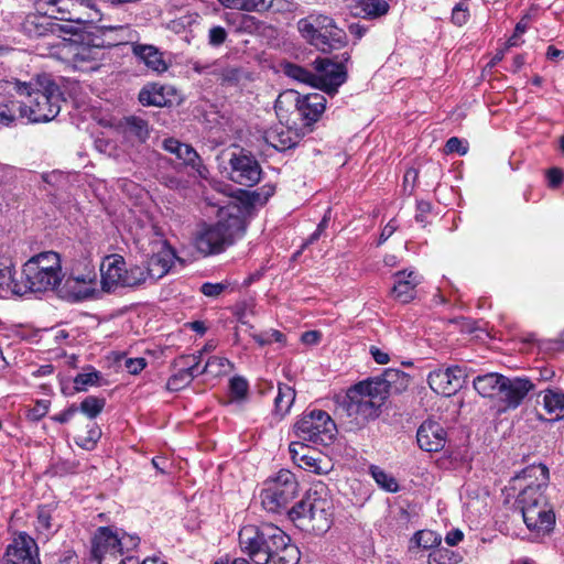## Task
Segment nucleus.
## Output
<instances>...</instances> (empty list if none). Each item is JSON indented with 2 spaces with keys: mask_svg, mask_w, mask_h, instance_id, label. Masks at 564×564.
<instances>
[{
  "mask_svg": "<svg viewBox=\"0 0 564 564\" xmlns=\"http://www.w3.org/2000/svg\"><path fill=\"white\" fill-rule=\"evenodd\" d=\"M124 133L139 142H145L149 138V124L139 117H128L124 121Z\"/></svg>",
  "mask_w": 564,
  "mask_h": 564,
  "instance_id": "37",
  "label": "nucleus"
},
{
  "mask_svg": "<svg viewBox=\"0 0 564 564\" xmlns=\"http://www.w3.org/2000/svg\"><path fill=\"white\" fill-rule=\"evenodd\" d=\"M100 379L98 371L78 373L74 379L75 389L77 391H84L88 386H94Z\"/></svg>",
  "mask_w": 564,
  "mask_h": 564,
  "instance_id": "53",
  "label": "nucleus"
},
{
  "mask_svg": "<svg viewBox=\"0 0 564 564\" xmlns=\"http://www.w3.org/2000/svg\"><path fill=\"white\" fill-rule=\"evenodd\" d=\"M349 59L348 53L341 54L336 62L327 57L316 58L313 63L315 87L328 95H335L338 87L346 82L347 73L344 64Z\"/></svg>",
  "mask_w": 564,
  "mask_h": 564,
  "instance_id": "14",
  "label": "nucleus"
},
{
  "mask_svg": "<svg viewBox=\"0 0 564 564\" xmlns=\"http://www.w3.org/2000/svg\"><path fill=\"white\" fill-rule=\"evenodd\" d=\"M335 23L334 19L323 14H311L297 22L301 35L316 48H324V33Z\"/></svg>",
  "mask_w": 564,
  "mask_h": 564,
  "instance_id": "19",
  "label": "nucleus"
},
{
  "mask_svg": "<svg viewBox=\"0 0 564 564\" xmlns=\"http://www.w3.org/2000/svg\"><path fill=\"white\" fill-rule=\"evenodd\" d=\"M358 14L366 18H378L384 15L389 10V4L384 0H359L357 4Z\"/></svg>",
  "mask_w": 564,
  "mask_h": 564,
  "instance_id": "39",
  "label": "nucleus"
},
{
  "mask_svg": "<svg viewBox=\"0 0 564 564\" xmlns=\"http://www.w3.org/2000/svg\"><path fill=\"white\" fill-rule=\"evenodd\" d=\"M296 436L314 445H328L336 436L337 427L330 415L323 410L305 412L295 422Z\"/></svg>",
  "mask_w": 564,
  "mask_h": 564,
  "instance_id": "10",
  "label": "nucleus"
},
{
  "mask_svg": "<svg viewBox=\"0 0 564 564\" xmlns=\"http://www.w3.org/2000/svg\"><path fill=\"white\" fill-rule=\"evenodd\" d=\"M239 546L256 564H299L301 553L291 538L273 523L243 525Z\"/></svg>",
  "mask_w": 564,
  "mask_h": 564,
  "instance_id": "1",
  "label": "nucleus"
},
{
  "mask_svg": "<svg viewBox=\"0 0 564 564\" xmlns=\"http://www.w3.org/2000/svg\"><path fill=\"white\" fill-rule=\"evenodd\" d=\"M36 13H31L26 15L24 21L22 22V31L30 39H40L46 37L51 35H59L63 32L75 33L76 29L68 28V25H64L53 20V15L45 13L44 10L36 8Z\"/></svg>",
  "mask_w": 564,
  "mask_h": 564,
  "instance_id": "16",
  "label": "nucleus"
},
{
  "mask_svg": "<svg viewBox=\"0 0 564 564\" xmlns=\"http://www.w3.org/2000/svg\"><path fill=\"white\" fill-rule=\"evenodd\" d=\"M25 120L30 123L48 122L56 118L64 101L59 86L51 75L40 74L23 80Z\"/></svg>",
  "mask_w": 564,
  "mask_h": 564,
  "instance_id": "3",
  "label": "nucleus"
},
{
  "mask_svg": "<svg viewBox=\"0 0 564 564\" xmlns=\"http://www.w3.org/2000/svg\"><path fill=\"white\" fill-rule=\"evenodd\" d=\"M284 73L295 80H299L300 83L308 84L313 87H315L314 82V73L310 72L308 69L296 65V64H286L284 67Z\"/></svg>",
  "mask_w": 564,
  "mask_h": 564,
  "instance_id": "45",
  "label": "nucleus"
},
{
  "mask_svg": "<svg viewBox=\"0 0 564 564\" xmlns=\"http://www.w3.org/2000/svg\"><path fill=\"white\" fill-rule=\"evenodd\" d=\"M55 511L56 508L48 505L40 506L37 508L34 525L39 536L44 540L52 538L62 527L55 518Z\"/></svg>",
  "mask_w": 564,
  "mask_h": 564,
  "instance_id": "32",
  "label": "nucleus"
},
{
  "mask_svg": "<svg viewBox=\"0 0 564 564\" xmlns=\"http://www.w3.org/2000/svg\"><path fill=\"white\" fill-rule=\"evenodd\" d=\"M532 478H534L535 484H528L520 491L517 499V503L521 509L522 514L527 512L528 509L544 508V506L547 505L543 492L549 481L547 467L542 464L531 465L517 475L514 480H529Z\"/></svg>",
  "mask_w": 564,
  "mask_h": 564,
  "instance_id": "11",
  "label": "nucleus"
},
{
  "mask_svg": "<svg viewBox=\"0 0 564 564\" xmlns=\"http://www.w3.org/2000/svg\"><path fill=\"white\" fill-rule=\"evenodd\" d=\"M522 518L527 528L538 534L549 533L555 524V514L549 505L544 508L528 509Z\"/></svg>",
  "mask_w": 564,
  "mask_h": 564,
  "instance_id": "27",
  "label": "nucleus"
},
{
  "mask_svg": "<svg viewBox=\"0 0 564 564\" xmlns=\"http://www.w3.org/2000/svg\"><path fill=\"white\" fill-rule=\"evenodd\" d=\"M162 147L165 151L175 154L176 158L182 160L185 165H188L197 172H200L202 160L192 145L182 143L174 138H167L163 140Z\"/></svg>",
  "mask_w": 564,
  "mask_h": 564,
  "instance_id": "30",
  "label": "nucleus"
},
{
  "mask_svg": "<svg viewBox=\"0 0 564 564\" xmlns=\"http://www.w3.org/2000/svg\"><path fill=\"white\" fill-rule=\"evenodd\" d=\"M100 436V429L96 423H93L87 431V436H78L76 444L83 448L93 449Z\"/></svg>",
  "mask_w": 564,
  "mask_h": 564,
  "instance_id": "51",
  "label": "nucleus"
},
{
  "mask_svg": "<svg viewBox=\"0 0 564 564\" xmlns=\"http://www.w3.org/2000/svg\"><path fill=\"white\" fill-rule=\"evenodd\" d=\"M369 473L381 489L388 492H397L399 490V484L397 479L379 466H370Z\"/></svg>",
  "mask_w": 564,
  "mask_h": 564,
  "instance_id": "40",
  "label": "nucleus"
},
{
  "mask_svg": "<svg viewBox=\"0 0 564 564\" xmlns=\"http://www.w3.org/2000/svg\"><path fill=\"white\" fill-rule=\"evenodd\" d=\"M105 405V398L89 395L80 402L79 410L89 419H95L102 412Z\"/></svg>",
  "mask_w": 564,
  "mask_h": 564,
  "instance_id": "43",
  "label": "nucleus"
},
{
  "mask_svg": "<svg viewBox=\"0 0 564 564\" xmlns=\"http://www.w3.org/2000/svg\"><path fill=\"white\" fill-rule=\"evenodd\" d=\"M176 259L175 251L164 241L148 259L147 271L149 279L159 280L169 273Z\"/></svg>",
  "mask_w": 564,
  "mask_h": 564,
  "instance_id": "24",
  "label": "nucleus"
},
{
  "mask_svg": "<svg viewBox=\"0 0 564 564\" xmlns=\"http://www.w3.org/2000/svg\"><path fill=\"white\" fill-rule=\"evenodd\" d=\"M333 510L334 503L329 490L319 481L314 484L305 498L289 511V516L302 529L322 534L332 525Z\"/></svg>",
  "mask_w": 564,
  "mask_h": 564,
  "instance_id": "5",
  "label": "nucleus"
},
{
  "mask_svg": "<svg viewBox=\"0 0 564 564\" xmlns=\"http://www.w3.org/2000/svg\"><path fill=\"white\" fill-rule=\"evenodd\" d=\"M149 278V273L147 268H142L140 265H131L128 268V275H126V280L123 281V288H134L147 281Z\"/></svg>",
  "mask_w": 564,
  "mask_h": 564,
  "instance_id": "47",
  "label": "nucleus"
},
{
  "mask_svg": "<svg viewBox=\"0 0 564 564\" xmlns=\"http://www.w3.org/2000/svg\"><path fill=\"white\" fill-rule=\"evenodd\" d=\"M218 70L214 75L217 80L221 84L234 85L240 79V70L232 66H223L219 62L217 63Z\"/></svg>",
  "mask_w": 564,
  "mask_h": 564,
  "instance_id": "48",
  "label": "nucleus"
},
{
  "mask_svg": "<svg viewBox=\"0 0 564 564\" xmlns=\"http://www.w3.org/2000/svg\"><path fill=\"white\" fill-rule=\"evenodd\" d=\"M388 395L389 383L387 380L368 379L348 389L338 410L346 413L356 424H362L379 415Z\"/></svg>",
  "mask_w": 564,
  "mask_h": 564,
  "instance_id": "4",
  "label": "nucleus"
},
{
  "mask_svg": "<svg viewBox=\"0 0 564 564\" xmlns=\"http://www.w3.org/2000/svg\"><path fill=\"white\" fill-rule=\"evenodd\" d=\"M295 390L285 383H279L278 394L274 398V412L276 415L283 417L290 412V409L295 400Z\"/></svg>",
  "mask_w": 564,
  "mask_h": 564,
  "instance_id": "36",
  "label": "nucleus"
},
{
  "mask_svg": "<svg viewBox=\"0 0 564 564\" xmlns=\"http://www.w3.org/2000/svg\"><path fill=\"white\" fill-rule=\"evenodd\" d=\"M505 387L499 393V400L509 409L518 408L527 394L534 388V384L527 378H508L505 376Z\"/></svg>",
  "mask_w": 564,
  "mask_h": 564,
  "instance_id": "21",
  "label": "nucleus"
},
{
  "mask_svg": "<svg viewBox=\"0 0 564 564\" xmlns=\"http://www.w3.org/2000/svg\"><path fill=\"white\" fill-rule=\"evenodd\" d=\"M217 63L218 62L203 64L200 62H194L193 70L199 75H202V74L215 75L216 72L218 70Z\"/></svg>",
  "mask_w": 564,
  "mask_h": 564,
  "instance_id": "61",
  "label": "nucleus"
},
{
  "mask_svg": "<svg viewBox=\"0 0 564 564\" xmlns=\"http://www.w3.org/2000/svg\"><path fill=\"white\" fill-rule=\"evenodd\" d=\"M227 36L228 34L225 28L220 25H215L209 29L208 44L213 47H218L225 43Z\"/></svg>",
  "mask_w": 564,
  "mask_h": 564,
  "instance_id": "56",
  "label": "nucleus"
},
{
  "mask_svg": "<svg viewBox=\"0 0 564 564\" xmlns=\"http://www.w3.org/2000/svg\"><path fill=\"white\" fill-rule=\"evenodd\" d=\"M199 359L200 354L198 356L189 355L181 357L180 361L184 367L170 377L166 383L167 389L170 391H180L187 387L193 379L199 375Z\"/></svg>",
  "mask_w": 564,
  "mask_h": 564,
  "instance_id": "26",
  "label": "nucleus"
},
{
  "mask_svg": "<svg viewBox=\"0 0 564 564\" xmlns=\"http://www.w3.org/2000/svg\"><path fill=\"white\" fill-rule=\"evenodd\" d=\"M132 53L140 62L144 63L149 69L155 73L161 74L169 68L163 53L154 45L133 43Z\"/></svg>",
  "mask_w": 564,
  "mask_h": 564,
  "instance_id": "28",
  "label": "nucleus"
},
{
  "mask_svg": "<svg viewBox=\"0 0 564 564\" xmlns=\"http://www.w3.org/2000/svg\"><path fill=\"white\" fill-rule=\"evenodd\" d=\"M311 447L304 443V441L292 442L289 446L291 458L295 465H300L302 455L310 453Z\"/></svg>",
  "mask_w": 564,
  "mask_h": 564,
  "instance_id": "54",
  "label": "nucleus"
},
{
  "mask_svg": "<svg viewBox=\"0 0 564 564\" xmlns=\"http://www.w3.org/2000/svg\"><path fill=\"white\" fill-rule=\"evenodd\" d=\"M122 264H124V259L119 254L108 256L102 261L100 265V283L105 292H112L118 288H123V281L120 280Z\"/></svg>",
  "mask_w": 564,
  "mask_h": 564,
  "instance_id": "25",
  "label": "nucleus"
},
{
  "mask_svg": "<svg viewBox=\"0 0 564 564\" xmlns=\"http://www.w3.org/2000/svg\"><path fill=\"white\" fill-rule=\"evenodd\" d=\"M469 18L468 8L466 4L459 2L457 3L452 11V21L456 25H464Z\"/></svg>",
  "mask_w": 564,
  "mask_h": 564,
  "instance_id": "57",
  "label": "nucleus"
},
{
  "mask_svg": "<svg viewBox=\"0 0 564 564\" xmlns=\"http://www.w3.org/2000/svg\"><path fill=\"white\" fill-rule=\"evenodd\" d=\"M4 564H41L35 540L21 532L13 538L3 555Z\"/></svg>",
  "mask_w": 564,
  "mask_h": 564,
  "instance_id": "18",
  "label": "nucleus"
},
{
  "mask_svg": "<svg viewBox=\"0 0 564 564\" xmlns=\"http://www.w3.org/2000/svg\"><path fill=\"white\" fill-rule=\"evenodd\" d=\"M460 556L446 547H436L429 555V564H457Z\"/></svg>",
  "mask_w": 564,
  "mask_h": 564,
  "instance_id": "44",
  "label": "nucleus"
},
{
  "mask_svg": "<svg viewBox=\"0 0 564 564\" xmlns=\"http://www.w3.org/2000/svg\"><path fill=\"white\" fill-rule=\"evenodd\" d=\"M249 390L248 381L240 376L234 377L229 382V391L236 400H243Z\"/></svg>",
  "mask_w": 564,
  "mask_h": 564,
  "instance_id": "52",
  "label": "nucleus"
},
{
  "mask_svg": "<svg viewBox=\"0 0 564 564\" xmlns=\"http://www.w3.org/2000/svg\"><path fill=\"white\" fill-rule=\"evenodd\" d=\"M173 87L159 84L145 85L139 93V101L142 106L165 107L171 104L169 96Z\"/></svg>",
  "mask_w": 564,
  "mask_h": 564,
  "instance_id": "33",
  "label": "nucleus"
},
{
  "mask_svg": "<svg viewBox=\"0 0 564 564\" xmlns=\"http://www.w3.org/2000/svg\"><path fill=\"white\" fill-rule=\"evenodd\" d=\"M230 367V362L227 358L213 356L205 364L204 368L199 371L202 373H210L213 376H220L227 371V368Z\"/></svg>",
  "mask_w": 564,
  "mask_h": 564,
  "instance_id": "46",
  "label": "nucleus"
},
{
  "mask_svg": "<svg viewBox=\"0 0 564 564\" xmlns=\"http://www.w3.org/2000/svg\"><path fill=\"white\" fill-rule=\"evenodd\" d=\"M393 279L392 296L404 304L411 302L415 297L416 286L422 282V276L414 270H403L395 272Z\"/></svg>",
  "mask_w": 564,
  "mask_h": 564,
  "instance_id": "23",
  "label": "nucleus"
},
{
  "mask_svg": "<svg viewBox=\"0 0 564 564\" xmlns=\"http://www.w3.org/2000/svg\"><path fill=\"white\" fill-rule=\"evenodd\" d=\"M273 194V189L270 187L269 191L265 193V195H262L261 193L253 191L246 193L247 198V205L248 206H257V205H263L268 200V198Z\"/></svg>",
  "mask_w": 564,
  "mask_h": 564,
  "instance_id": "58",
  "label": "nucleus"
},
{
  "mask_svg": "<svg viewBox=\"0 0 564 564\" xmlns=\"http://www.w3.org/2000/svg\"><path fill=\"white\" fill-rule=\"evenodd\" d=\"M441 542V534L432 530H420L414 533L413 538L411 539V543H414L416 547H422L425 550L437 547Z\"/></svg>",
  "mask_w": 564,
  "mask_h": 564,
  "instance_id": "41",
  "label": "nucleus"
},
{
  "mask_svg": "<svg viewBox=\"0 0 564 564\" xmlns=\"http://www.w3.org/2000/svg\"><path fill=\"white\" fill-rule=\"evenodd\" d=\"M23 80L18 78L0 80V124L14 126L19 119H25V99Z\"/></svg>",
  "mask_w": 564,
  "mask_h": 564,
  "instance_id": "12",
  "label": "nucleus"
},
{
  "mask_svg": "<svg viewBox=\"0 0 564 564\" xmlns=\"http://www.w3.org/2000/svg\"><path fill=\"white\" fill-rule=\"evenodd\" d=\"M299 484L293 473L281 469L275 477L267 480L260 492L264 510L279 513L288 508L297 495Z\"/></svg>",
  "mask_w": 564,
  "mask_h": 564,
  "instance_id": "9",
  "label": "nucleus"
},
{
  "mask_svg": "<svg viewBox=\"0 0 564 564\" xmlns=\"http://www.w3.org/2000/svg\"><path fill=\"white\" fill-rule=\"evenodd\" d=\"M325 39V47L318 48L322 52H329L332 50H337L347 44V35L346 32L338 28L336 23H333L329 29L324 33Z\"/></svg>",
  "mask_w": 564,
  "mask_h": 564,
  "instance_id": "38",
  "label": "nucleus"
},
{
  "mask_svg": "<svg viewBox=\"0 0 564 564\" xmlns=\"http://www.w3.org/2000/svg\"><path fill=\"white\" fill-rule=\"evenodd\" d=\"M140 544L137 534H129L117 527H99L91 541V555L98 564L107 557L123 556L118 564L133 562V553Z\"/></svg>",
  "mask_w": 564,
  "mask_h": 564,
  "instance_id": "7",
  "label": "nucleus"
},
{
  "mask_svg": "<svg viewBox=\"0 0 564 564\" xmlns=\"http://www.w3.org/2000/svg\"><path fill=\"white\" fill-rule=\"evenodd\" d=\"M417 445L425 452H438L446 443V432L435 421H424L416 433Z\"/></svg>",
  "mask_w": 564,
  "mask_h": 564,
  "instance_id": "22",
  "label": "nucleus"
},
{
  "mask_svg": "<svg viewBox=\"0 0 564 564\" xmlns=\"http://www.w3.org/2000/svg\"><path fill=\"white\" fill-rule=\"evenodd\" d=\"M19 283L12 272L11 265H0V297L17 295L14 284Z\"/></svg>",
  "mask_w": 564,
  "mask_h": 564,
  "instance_id": "42",
  "label": "nucleus"
},
{
  "mask_svg": "<svg viewBox=\"0 0 564 564\" xmlns=\"http://www.w3.org/2000/svg\"><path fill=\"white\" fill-rule=\"evenodd\" d=\"M398 229V224L395 219H391L382 229L378 245L386 242Z\"/></svg>",
  "mask_w": 564,
  "mask_h": 564,
  "instance_id": "63",
  "label": "nucleus"
},
{
  "mask_svg": "<svg viewBox=\"0 0 564 564\" xmlns=\"http://www.w3.org/2000/svg\"><path fill=\"white\" fill-rule=\"evenodd\" d=\"M265 143L276 151H285L295 147L299 142V134L282 123L275 124L264 132Z\"/></svg>",
  "mask_w": 564,
  "mask_h": 564,
  "instance_id": "29",
  "label": "nucleus"
},
{
  "mask_svg": "<svg viewBox=\"0 0 564 564\" xmlns=\"http://www.w3.org/2000/svg\"><path fill=\"white\" fill-rule=\"evenodd\" d=\"M78 408L73 404L66 410L62 411L61 413L53 416V420L55 422H58L61 424L67 423L70 421V419L77 413Z\"/></svg>",
  "mask_w": 564,
  "mask_h": 564,
  "instance_id": "62",
  "label": "nucleus"
},
{
  "mask_svg": "<svg viewBox=\"0 0 564 564\" xmlns=\"http://www.w3.org/2000/svg\"><path fill=\"white\" fill-rule=\"evenodd\" d=\"M58 294L69 302H80L94 297L97 291V272L95 267L86 263L84 269H73L59 285Z\"/></svg>",
  "mask_w": 564,
  "mask_h": 564,
  "instance_id": "13",
  "label": "nucleus"
},
{
  "mask_svg": "<svg viewBox=\"0 0 564 564\" xmlns=\"http://www.w3.org/2000/svg\"><path fill=\"white\" fill-rule=\"evenodd\" d=\"M124 367L129 373L138 375L147 367V360L144 358H128Z\"/></svg>",
  "mask_w": 564,
  "mask_h": 564,
  "instance_id": "60",
  "label": "nucleus"
},
{
  "mask_svg": "<svg viewBox=\"0 0 564 564\" xmlns=\"http://www.w3.org/2000/svg\"><path fill=\"white\" fill-rule=\"evenodd\" d=\"M226 9L263 13L275 6L280 10L284 0H218Z\"/></svg>",
  "mask_w": 564,
  "mask_h": 564,
  "instance_id": "34",
  "label": "nucleus"
},
{
  "mask_svg": "<svg viewBox=\"0 0 564 564\" xmlns=\"http://www.w3.org/2000/svg\"><path fill=\"white\" fill-rule=\"evenodd\" d=\"M564 178L562 170L557 167L550 169L547 172V180L551 187H557Z\"/></svg>",
  "mask_w": 564,
  "mask_h": 564,
  "instance_id": "64",
  "label": "nucleus"
},
{
  "mask_svg": "<svg viewBox=\"0 0 564 564\" xmlns=\"http://www.w3.org/2000/svg\"><path fill=\"white\" fill-rule=\"evenodd\" d=\"M252 338L260 346L270 345L272 343H285V335L276 329H269L259 334H252Z\"/></svg>",
  "mask_w": 564,
  "mask_h": 564,
  "instance_id": "50",
  "label": "nucleus"
},
{
  "mask_svg": "<svg viewBox=\"0 0 564 564\" xmlns=\"http://www.w3.org/2000/svg\"><path fill=\"white\" fill-rule=\"evenodd\" d=\"M295 95V109L304 124L310 126L319 120L326 108V98L318 93Z\"/></svg>",
  "mask_w": 564,
  "mask_h": 564,
  "instance_id": "20",
  "label": "nucleus"
},
{
  "mask_svg": "<svg viewBox=\"0 0 564 564\" xmlns=\"http://www.w3.org/2000/svg\"><path fill=\"white\" fill-rule=\"evenodd\" d=\"M100 0H35V7L56 20L77 25L94 24L101 20Z\"/></svg>",
  "mask_w": 564,
  "mask_h": 564,
  "instance_id": "8",
  "label": "nucleus"
},
{
  "mask_svg": "<svg viewBox=\"0 0 564 564\" xmlns=\"http://www.w3.org/2000/svg\"><path fill=\"white\" fill-rule=\"evenodd\" d=\"M466 379V370L459 366H453L431 371L427 377V383L434 392L452 395L465 386Z\"/></svg>",
  "mask_w": 564,
  "mask_h": 564,
  "instance_id": "17",
  "label": "nucleus"
},
{
  "mask_svg": "<svg viewBox=\"0 0 564 564\" xmlns=\"http://www.w3.org/2000/svg\"><path fill=\"white\" fill-rule=\"evenodd\" d=\"M468 151V143L466 141L460 140L457 137H452L446 141L445 152L447 154L457 153L459 155H465Z\"/></svg>",
  "mask_w": 564,
  "mask_h": 564,
  "instance_id": "55",
  "label": "nucleus"
},
{
  "mask_svg": "<svg viewBox=\"0 0 564 564\" xmlns=\"http://www.w3.org/2000/svg\"><path fill=\"white\" fill-rule=\"evenodd\" d=\"M227 285L224 283H210L206 282L200 286V292L208 297H217L220 295L225 290Z\"/></svg>",
  "mask_w": 564,
  "mask_h": 564,
  "instance_id": "59",
  "label": "nucleus"
},
{
  "mask_svg": "<svg viewBox=\"0 0 564 564\" xmlns=\"http://www.w3.org/2000/svg\"><path fill=\"white\" fill-rule=\"evenodd\" d=\"M261 166L253 155L242 149L231 152L228 177L240 185L251 187L261 180Z\"/></svg>",
  "mask_w": 564,
  "mask_h": 564,
  "instance_id": "15",
  "label": "nucleus"
},
{
  "mask_svg": "<svg viewBox=\"0 0 564 564\" xmlns=\"http://www.w3.org/2000/svg\"><path fill=\"white\" fill-rule=\"evenodd\" d=\"M503 379L505 376L498 372L478 375L473 379V387L482 398H498L502 387H505Z\"/></svg>",
  "mask_w": 564,
  "mask_h": 564,
  "instance_id": "31",
  "label": "nucleus"
},
{
  "mask_svg": "<svg viewBox=\"0 0 564 564\" xmlns=\"http://www.w3.org/2000/svg\"><path fill=\"white\" fill-rule=\"evenodd\" d=\"M321 454L317 453L315 449L311 448L310 453L306 455H302L301 464L299 465L300 468L312 471L315 474H322L324 470L321 467L319 459Z\"/></svg>",
  "mask_w": 564,
  "mask_h": 564,
  "instance_id": "49",
  "label": "nucleus"
},
{
  "mask_svg": "<svg viewBox=\"0 0 564 564\" xmlns=\"http://www.w3.org/2000/svg\"><path fill=\"white\" fill-rule=\"evenodd\" d=\"M246 230L243 218L237 205L220 209L216 224L204 228L196 237L197 250L205 254H215L224 251L240 238Z\"/></svg>",
  "mask_w": 564,
  "mask_h": 564,
  "instance_id": "6",
  "label": "nucleus"
},
{
  "mask_svg": "<svg viewBox=\"0 0 564 564\" xmlns=\"http://www.w3.org/2000/svg\"><path fill=\"white\" fill-rule=\"evenodd\" d=\"M543 404L552 420L564 417V393L557 389H547L544 391Z\"/></svg>",
  "mask_w": 564,
  "mask_h": 564,
  "instance_id": "35",
  "label": "nucleus"
},
{
  "mask_svg": "<svg viewBox=\"0 0 564 564\" xmlns=\"http://www.w3.org/2000/svg\"><path fill=\"white\" fill-rule=\"evenodd\" d=\"M63 278L59 253L52 250L42 251L24 262L14 291L20 296L54 291L61 285Z\"/></svg>",
  "mask_w": 564,
  "mask_h": 564,
  "instance_id": "2",
  "label": "nucleus"
}]
</instances>
